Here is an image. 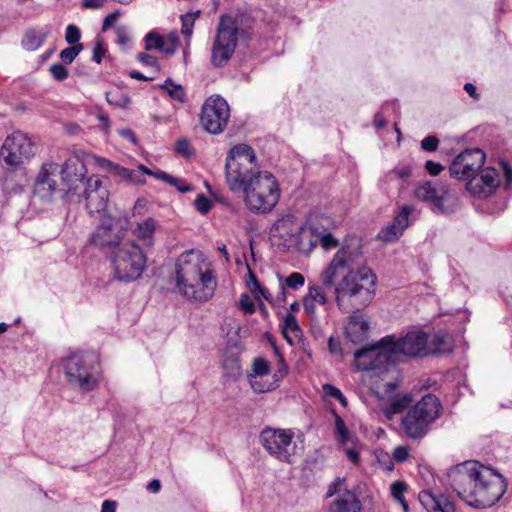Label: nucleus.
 <instances>
[{
	"mask_svg": "<svg viewBox=\"0 0 512 512\" xmlns=\"http://www.w3.org/2000/svg\"><path fill=\"white\" fill-rule=\"evenodd\" d=\"M322 286H309L308 291L320 305L328 304L325 290H332L338 309L344 313L359 312L375 296L377 277L366 266L361 240L347 237L327 267L321 272Z\"/></svg>",
	"mask_w": 512,
	"mask_h": 512,
	"instance_id": "f257e3e1",
	"label": "nucleus"
},
{
	"mask_svg": "<svg viewBox=\"0 0 512 512\" xmlns=\"http://www.w3.org/2000/svg\"><path fill=\"white\" fill-rule=\"evenodd\" d=\"M225 178L229 189L242 193L247 208L253 213H268L278 203L280 189L274 175L260 171L251 146L238 144L226 157Z\"/></svg>",
	"mask_w": 512,
	"mask_h": 512,
	"instance_id": "f03ea898",
	"label": "nucleus"
},
{
	"mask_svg": "<svg viewBox=\"0 0 512 512\" xmlns=\"http://www.w3.org/2000/svg\"><path fill=\"white\" fill-rule=\"evenodd\" d=\"M447 477L453 491L474 508L493 506L507 489L502 474L478 461H465L451 467Z\"/></svg>",
	"mask_w": 512,
	"mask_h": 512,
	"instance_id": "7ed1b4c3",
	"label": "nucleus"
},
{
	"mask_svg": "<svg viewBox=\"0 0 512 512\" xmlns=\"http://www.w3.org/2000/svg\"><path fill=\"white\" fill-rule=\"evenodd\" d=\"M427 334L420 330L409 331L402 337L388 335L376 344L355 351L356 367L362 371H374L382 375L393 366L396 355L422 357L428 354Z\"/></svg>",
	"mask_w": 512,
	"mask_h": 512,
	"instance_id": "20e7f679",
	"label": "nucleus"
},
{
	"mask_svg": "<svg viewBox=\"0 0 512 512\" xmlns=\"http://www.w3.org/2000/svg\"><path fill=\"white\" fill-rule=\"evenodd\" d=\"M253 19L246 14L222 15L211 48V64L221 68L233 56L238 40L247 41L253 33Z\"/></svg>",
	"mask_w": 512,
	"mask_h": 512,
	"instance_id": "39448f33",
	"label": "nucleus"
},
{
	"mask_svg": "<svg viewBox=\"0 0 512 512\" xmlns=\"http://www.w3.org/2000/svg\"><path fill=\"white\" fill-rule=\"evenodd\" d=\"M176 290L188 300L205 302L214 294L216 281L212 271H202L199 262L180 258L176 263Z\"/></svg>",
	"mask_w": 512,
	"mask_h": 512,
	"instance_id": "423d86ee",
	"label": "nucleus"
},
{
	"mask_svg": "<svg viewBox=\"0 0 512 512\" xmlns=\"http://www.w3.org/2000/svg\"><path fill=\"white\" fill-rule=\"evenodd\" d=\"M63 367L67 382L72 388L82 393H88L97 388L101 367L99 356L95 352H73L63 361Z\"/></svg>",
	"mask_w": 512,
	"mask_h": 512,
	"instance_id": "0eeeda50",
	"label": "nucleus"
},
{
	"mask_svg": "<svg viewBox=\"0 0 512 512\" xmlns=\"http://www.w3.org/2000/svg\"><path fill=\"white\" fill-rule=\"evenodd\" d=\"M441 409V403L436 396H423L401 419L400 426L405 436L412 440L423 439L440 416Z\"/></svg>",
	"mask_w": 512,
	"mask_h": 512,
	"instance_id": "6e6552de",
	"label": "nucleus"
},
{
	"mask_svg": "<svg viewBox=\"0 0 512 512\" xmlns=\"http://www.w3.org/2000/svg\"><path fill=\"white\" fill-rule=\"evenodd\" d=\"M111 262L115 277L122 282L138 279L146 268V256L134 241L126 240L111 251Z\"/></svg>",
	"mask_w": 512,
	"mask_h": 512,
	"instance_id": "1a4fd4ad",
	"label": "nucleus"
},
{
	"mask_svg": "<svg viewBox=\"0 0 512 512\" xmlns=\"http://www.w3.org/2000/svg\"><path fill=\"white\" fill-rule=\"evenodd\" d=\"M293 437L294 433L290 429L266 427L261 431L259 439L272 457L284 463H291L297 447Z\"/></svg>",
	"mask_w": 512,
	"mask_h": 512,
	"instance_id": "9d476101",
	"label": "nucleus"
},
{
	"mask_svg": "<svg viewBox=\"0 0 512 512\" xmlns=\"http://www.w3.org/2000/svg\"><path fill=\"white\" fill-rule=\"evenodd\" d=\"M36 154V146L31 139L20 131L8 136L0 150V156L11 168H18Z\"/></svg>",
	"mask_w": 512,
	"mask_h": 512,
	"instance_id": "9b49d317",
	"label": "nucleus"
},
{
	"mask_svg": "<svg viewBox=\"0 0 512 512\" xmlns=\"http://www.w3.org/2000/svg\"><path fill=\"white\" fill-rule=\"evenodd\" d=\"M230 108L227 101L219 96H211L202 106L200 122L204 130L210 134H219L227 126Z\"/></svg>",
	"mask_w": 512,
	"mask_h": 512,
	"instance_id": "f8f14e48",
	"label": "nucleus"
},
{
	"mask_svg": "<svg viewBox=\"0 0 512 512\" xmlns=\"http://www.w3.org/2000/svg\"><path fill=\"white\" fill-rule=\"evenodd\" d=\"M484 163L485 154L481 149H466L453 159L449 166V172L451 177L469 182L479 173Z\"/></svg>",
	"mask_w": 512,
	"mask_h": 512,
	"instance_id": "ddd939ff",
	"label": "nucleus"
},
{
	"mask_svg": "<svg viewBox=\"0 0 512 512\" xmlns=\"http://www.w3.org/2000/svg\"><path fill=\"white\" fill-rule=\"evenodd\" d=\"M448 189L439 182L426 181L415 189V197L427 204L434 212L448 214L450 210L444 206Z\"/></svg>",
	"mask_w": 512,
	"mask_h": 512,
	"instance_id": "4468645a",
	"label": "nucleus"
},
{
	"mask_svg": "<svg viewBox=\"0 0 512 512\" xmlns=\"http://www.w3.org/2000/svg\"><path fill=\"white\" fill-rule=\"evenodd\" d=\"M109 191L104 182L97 176L86 179L84 198L90 214L103 212L107 206Z\"/></svg>",
	"mask_w": 512,
	"mask_h": 512,
	"instance_id": "2eb2a0df",
	"label": "nucleus"
},
{
	"mask_svg": "<svg viewBox=\"0 0 512 512\" xmlns=\"http://www.w3.org/2000/svg\"><path fill=\"white\" fill-rule=\"evenodd\" d=\"M58 164L54 162L44 163L35 179L33 193L44 201H50L55 194Z\"/></svg>",
	"mask_w": 512,
	"mask_h": 512,
	"instance_id": "dca6fc26",
	"label": "nucleus"
},
{
	"mask_svg": "<svg viewBox=\"0 0 512 512\" xmlns=\"http://www.w3.org/2000/svg\"><path fill=\"white\" fill-rule=\"evenodd\" d=\"M499 185V172L493 167H482L479 173L467 182V189L474 195L488 196L492 194Z\"/></svg>",
	"mask_w": 512,
	"mask_h": 512,
	"instance_id": "f3484780",
	"label": "nucleus"
},
{
	"mask_svg": "<svg viewBox=\"0 0 512 512\" xmlns=\"http://www.w3.org/2000/svg\"><path fill=\"white\" fill-rule=\"evenodd\" d=\"M411 176L412 166L408 163H398L379 179L378 186L386 193L394 190L401 191Z\"/></svg>",
	"mask_w": 512,
	"mask_h": 512,
	"instance_id": "a211bd4d",
	"label": "nucleus"
},
{
	"mask_svg": "<svg viewBox=\"0 0 512 512\" xmlns=\"http://www.w3.org/2000/svg\"><path fill=\"white\" fill-rule=\"evenodd\" d=\"M414 210L413 206L404 205L399 213L394 217L393 221L380 230L377 238L386 243H391L398 240L405 229L409 226V215Z\"/></svg>",
	"mask_w": 512,
	"mask_h": 512,
	"instance_id": "6ab92c4d",
	"label": "nucleus"
},
{
	"mask_svg": "<svg viewBox=\"0 0 512 512\" xmlns=\"http://www.w3.org/2000/svg\"><path fill=\"white\" fill-rule=\"evenodd\" d=\"M113 219L108 218L102 221L101 226L91 236V243L101 248L115 250L116 246L125 242L120 240L118 235L112 234Z\"/></svg>",
	"mask_w": 512,
	"mask_h": 512,
	"instance_id": "aec40b11",
	"label": "nucleus"
},
{
	"mask_svg": "<svg viewBox=\"0 0 512 512\" xmlns=\"http://www.w3.org/2000/svg\"><path fill=\"white\" fill-rule=\"evenodd\" d=\"M345 334L352 343L359 344L368 338L369 322L362 315L354 313L349 317Z\"/></svg>",
	"mask_w": 512,
	"mask_h": 512,
	"instance_id": "412c9836",
	"label": "nucleus"
},
{
	"mask_svg": "<svg viewBox=\"0 0 512 512\" xmlns=\"http://www.w3.org/2000/svg\"><path fill=\"white\" fill-rule=\"evenodd\" d=\"M362 504L356 494L350 489H345V493L338 496L329 508V512H361Z\"/></svg>",
	"mask_w": 512,
	"mask_h": 512,
	"instance_id": "4be33fe9",
	"label": "nucleus"
},
{
	"mask_svg": "<svg viewBox=\"0 0 512 512\" xmlns=\"http://www.w3.org/2000/svg\"><path fill=\"white\" fill-rule=\"evenodd\" d=\"M60 173L62 180L67 183L69 190H71L73 182L83 180L85 166L78 159H69L62 165ZM76 188L74 187V189Z\"/></svg>",
	"mask_w": 512,
	"mask_h": 512,
	"instance_id": "5701e85b",
	"label": "nucleus"
},
{
	"mask_svg": "<svg viewBox=\"0 0 512 512\" xmlns=\"http://www.w3.org/2000/svg\"><path fill=\"white\" fill-rule=\"evenodd\" d=\"M47 38V32L39 28H31L23 34L21 45L26 51L39 49Z\"/></svg>",
	"mask_w": 512,
	"mask_h": 512,
	"instance_id": "b1692460",
	"label": "nucleus"
},
{
	"mask_svg": "<svg viewBox=\"0 0 512 512\" xmlns=\"http://www.w3.org/2000/svg\"><path fill=\"white\" fill-rule=\"evenodd\" d=\"M412 401L413 399L410 394L397 395L391 399L388 405L383 407V413L388 419H392L394 415L404 412Z\"/></svg>",
	"mask_w": 512,
	"mask_h": 512,
	"instance_id": "393cba45",
	"label": "nucleus"
},
{
	"mask_svg": "<svg viewBox=\"0 0 512 512\" xmlns=\"http://www.w3.org/2000/svg\"><path fill=\"white\" fill-rule=\"evenodd\" d=\"M155 232V221L152 218H147L142 222H138L133 229L134 235L142 240H150Z\"/></svg>",
	"mask_w": 512,
	"mask_h": 512,
	"instance_id": "a878e982",
	"label": "nucleus"
},
{
	"mask_svg": "<svg viewBox=\"0 0 512 512\" xmlns=\"http://www.w3.org/2000/svg\"><path fill=\"white\" fill-rule=\"evenodd\" d=\"M279 280H280V293H281L283 301L285 300V295H286L285 285L291 289L296 290V289L302 287L305 283L304 276L299 272H293L290 275H288L286 277L284 283L282 282L281 277H279Z\"/></svg>",
	"mask_w": 512,
	"mask_h": 512,
	"instance_id": "bb28decb",
	"label": "nucleus"
},
{
	"mask_svg": "<svg viewBox=\"0 0 512 512\" xmlns=\"http://www.w3.org/2000/svg\"><path fill=\"white\" fill-rule=\"evenodd\" d=\"M293 216L288 214L277 219L272 225L271 231L274 235L283 236V234H289L293 231Z\"/></svg>",
	"mask_w": 512,
	"mask_h": 512,
	"instance_id": "cd10ccee",
	"label": "nucleus"
},
{
	"mask_svg": "<svg viewBox=\"0 0 512 512\" xmlns=\"http://www.w3.org/2000/svg\"><path fill=\"white\" fill-rule=\"evenodd\" d=\"M247 285L249 286L250 291L254 294L256 299H259L260 296H262L267 301H271L270 292L261 286V284L257 280L255 274L251 270H249V273H248Z\"/></svg>",
	"mask_w": 512,
	"mask_h": 512,
	"instance_id": "c85d7f7f",
	"label": "nucleus"
},
{
	"mask_svg": "<svg viewBox=\"0 0 512 512\" xmlns=\"http://www.w3.org/2000/svg\"><path fill=\"white\" fill-rule=\"evenodd\" d=\"M160 87L164 89L172 99L181 103L185 101L186 94L183 87L179 84H175L170 78L166 79Z\"/></svg>",
	"mask_w": 512,
	"mask_h": 512,
	"instance_id": "c756f323",
	"label": "nucleus"
},
{
	"mask_svg": "<svg viewBox=\"0 0 512 512\" xmlns=\"http://www.w3.org/2000/svg\"><path fill=\"white\" fill-rule=\"evenodd\" d=\"M450 350V336L447 333L439 332L432 340L431 352L433 354L444 353Z\"/></svg>",
	"mask_w": 512,
	"mask_h": 512,
	"instance_id": "7c9ffc66",
	"label": "nucleus"
},
{
	"mask_svg": "<svg viewBox=\"0 0 512 512\" xmlns=\"http://www.w3.org/2000/svg\"><path fill=\"white\" fill-rule=\"evenodd\" d=\"M106 100L109 104L126 108L131 103L130 97L126 94L121 92L120 90L110 91L106 93Z\"/></svg>",
	"mask_w": 512,
	"mask_h": 512,
	"instance_id": "2f4dec72",
	"label": "nucleus"
},
{
	"mask_svg": "<svg viewBox=\"0 0 512 512\" xmlns=\"http://www.w3.org/2000/svg\"><path fill=\"white\" fill-rule=\"evenodd\" d=\"M406 490L407 485L402 481H396L391 485V494L393 498L402 505L404 512H408V503L404 498V492Z\"/></svg>",
	"mask_w": 512,
	"mask_h": 512,
	"instance_id": "473e14b6",
	"label": "nucleus"
},
{
	"mask_svg": "<svg viewBox=\"0 0 512 512\" xmlns=\"http://www.w3.org/2000/svg\"><path fill=\"white\" fill-rule=\"evenodd\" d=\"M249 382L251 388L256 393H266L278 387V383H273V381H263L262 379L256 378L254 376H249Z\"/></svg>",
	"mask_w": 512,
	"mask_h": 512,
	"instance_id": "72a5a7b5",
	"label": "nucleus"
},
{
	"mask_svg": "<svg viewBox=\"0 0 512 512\" xmlns=\"http://www.w3.org/2000/svg\"><path fill=\"white\" fill-rule=\"evenodd\" d=\"M164 37H162L159 33H157L156 31H150L148 32L146 35H145V49L147 51H150V50H153V49H156V50H159L161 48H163V42H164Z\"/></svg>",
	"mask_w": 512,
	"mask_h": 512,
	"instance_id": "f704fd0d",
	"label": "nucleus"
},
{
	"mask_svg": "<svg viewBox=\"0 0 512 512\" xmlns=\"http://www.w3.org/2000/svg\"><path fill=\"white\" fill-rule=\"evenodd\" d=\"M119 169V175L122 177V178H125L129 181H131L132 183H135V184H141V183H144V178H143V174H145L143 172L142 169H140V166L138 167V170H131V169H128V168H118Z\"/></svg>",
	"mask_w": 512,
	"mask_h": 512,
	"instance_id": "c9c22d12",
	"label": "nucleus"
},
{
	"mask_svg": "<svg viewBox=\"0 0 512 512\" xmlns=\"http://www.w3.org/2000/svg\"><path fill=\"white\" fill-rule=\"evenodd\" d=\"M270 366L267 360L262 357H258L254 359L252 364V373L249 376H254L256 378L265 376L269 373Z\"/></svg>",
	"mask_w": 512,
	"mask_h": 512,
	"instance_id": "e433bc0d",
	"label": "nucleus"
},
{
	"mask_svg": "<svg viewBox=\"0 0 512 512\" xmlns=\"http://www.w3.org/2000/svg\"><path fill=\"white\" fill-rule=\"evenodd\" d=\"M82 49L83 44L81 43L65 48L61 51L60 58L64 64H71Z\"/></svg>",
	"mask_w": 512,
	"mask_h": 512,
	"instance_id": "4c0bfd02",
	"label": "nucleus"
},
{
	"mask_svg": "<svg viewBox=\"0 0 512 512\" xmlns=\"http://www.w3.org/2000/svg\"><path fill=\"white\" fill-rule=\"evenodd\" d=\"M335 419V432L338 436L339 442L345 444L349 440V432L346 428L344 420L337 414L334 413Z\"/></svg>",
	"mask_w": 512,
	"mask_h": 512,
	"instance_id": "58836bf2",
	"label": "nucleus"
},
{
	"mask_svg": "<svg viewBox=\"0 0 512 512\" xmlns=\"http://www.w3.org/2000/svg\"><path fill=\"white\" fill-rule=\"evenodd\" d=\"M318 239L321 247L324 250H330L339 245V241L333 236L331 232L323 231L318 234Z\"/></svg>",
	"mask_w": 512,
	"mask_h": 512,
	"instance_id": "ea45409f",
	"label": "nucleus"
},
{
	"mask_svg": "<svg viewBox=\"0 0 512 512\" xmlns=\"http://www.w3.org/2000/svg\"><path fill=\"white\" fill-rule=\"evenodd\" d=\"M438 495L431 493L430 491H422L419 494V501L421 504L430 511H434L437 503Z\"/></svg>",
	"mask_w": 512,
	"mask_h": 512,
	"instance_id": "a19ab883",
	"label": "nucleus"
},
{
	"mask_svg": "<svg viewBox=\"0 0 512 512\" xmlns=\"http://www.w3.org/2000/svg\"><path fill=\"white\" fill-rule=\"evenodd\" d=\"M136 59L142 65L153 68L156 72L160 70L159 62L153 55L141 52L137 55Z\"/></svg>",
	"mask_w": 512,
	"mask_h": 512,
	"instance_id": "79ce46f5",
	"label": "nucleus"
},
{
	"mask_svg": "<svg viewBox=\"0 0 512 512\" xmlns=\"http://www.w3.org/2000/svg\"><path fill=\"white\" fill-rule=\"evenodd\" d=\"M345 489H348L345 484V478H336L334 482L329 485L326 497H332L335 494L342 495L345 493Z\"/></svg>",
	"mask_w": 512,
	"mask_h": 512,
	"instance_id": "37998d69",
	"label": "nucleus"
},
{
	"mask_svg": "<svg viewBox=\"0 0 512 512\" xmlns=\"http://www.w3.org/2000/svg\"><path fill=\"white\" fill-rule=\"evenodd\" d=\"M194 205L197 211L203 215L207 214L212 208V202L204 194H199L196 197Z\"/></svg>",
	"mask_w": 512,
	"mask_h": 512,
	"instance_id": "c03bdc74",
	"label": "nucleus"
},
{
	"mask_svg": "<svg viewBox=\"0 0 512 512\" xmlns=\"http://www.w3.org/2000/svg\"><path fill=\"white\" fill-rule=\"evenodd\" d=\"M81 38L80 29L75 25H68L65 33V40L70 45L79 44V40Z\"/></svg>",
	"mask_w": 512,
	"mask_h": 512,
	"instance_id": "a18cd8bd",
	"label": "nucleus"
},
{
	"mask_svg": "<svg viewBox=\"0 0 512 512\" xmlns=\"http://www.w3.org/2000/svg\"><path fill=\"white\" fill-rule=\"evenodd\" d=\"M176 153L183 155L185 157H190L193 154V149L188 139L180 138L176 141L175 144Z\"/></svg>",
	"mask_w": 512,
	"mask_h": 512,
	"instance_id": "49530a36",
	"label": "nucleus"
},
{
	"mask_svg": "<svg viewBox=\"0 0 512 512\" xmlns=\"http://www.w3.org/2000/svg\"><path fill=\"white\" fill-rule=\"evenodd\" d=\"M181 22V32L187 39H189L193 34V27L195 23L193 21V16L184 14L181 16Z\"/></svg>",
	"mask_w": 512,
	"mask_h": 512,
	"instance_id": "de8ad7c7",
	"label": "nucleus"
},
{
	"mask_svg": "<svg viewBox=\"0 0 512 512\" xmlns=\"http://www.w3.org/2000/svg\"><path fill=\"white\" fill-rule=\"evenodd\" d=\"M50 73L56 81H64L68 77L66 67L61 63H55L50 67Z\"/></svg>",
	"mask_w": 512,
	"mask_h": 512,
	"instance_id": "09e8293b",
	"label": "nucleus"
},
{
	"mask_svg": "<svg viewBox=\"0 0 512 512\" xmlns=\"http://www.w3.org/2000/svg\"><path fill=\"white\" fill-rule=\"evenodd\" d=\"M303 308L304 311L312 318L316 317V302L312 298V294L307 292V294L303 298Z\"/></svg>",
	"mask_w": 512,
	"mask_h": 512,
	"instance_id": "8fccbe9b",
	"label": "nucleus"
},
{
	"mask_svg": "<svg viewBox=\"0 0 512 512\" xmlns=\"http://www.w3.org/2000/svg\"><path fill=\"white\" fill-rule=\"evenodd\" d=\"M434 511L440 512H454L455 507L451 501H449L443 495H438L437 503Z\"/></svg>",
	"mask_w": 512,
	"mask_h": 512,
	"instance_id": "3c124183",
	"label": "nucleus"
},
{
	"mask_svg": "<svg viewBox=\"0 0 512 512\" xmlns=\"http://www.w3.org/2000/svg\"><path fill=\"white\" fill-rule=\"evenodd\" d=\"M107 52L106 47L104 46L102 40L98 39L93 48L92 60L98 64L102 62L103 57Z\"/></svg>",
	"mask_w": 512,
	"mask_h": 512,
	"instance_id": "603ef678",
	"label": "nucleus"
},
{
	"mask_svg": "<svg viewBox=\"0 0 512 512\" xmlns=\"http://www.w3.org/2000/svg\"><path fill=\"white\" fill-rule=\"evenodd\" d=\"M140 169H142L145 174L154 176L155 178H157L165 183H168V181L173 180V176L164 171H161V170L152 171V170L148 169L147 167H145L144 165H140Z\"/></svg>",
	"mask_w": 512,
	"mask_h": 512,
	"instance_id": "864d4df0",
	"label": "nucleus"
},
{
	"mask_svg": "<svg viewBox=\"0 0 512 512\" xmlns=\"http://www.w3.org/2000/svg\"><path fill=\"white\" fill-rule=\"evenodd\" d=\"M439 140L436 136L429 135L421 141V148L428 152H434L437 150Z\"/></svg>",
	"mask_w": 512,
	"mask_h": 512,
	"instance_id": "5fc2aeb1",
	"label": "nucleus"
},
{
	"mask_svg": "<svg viewBox=\"0 0 512 512\" xmlns=\"http://www.w3.org/2000/svg\"><path fill=\"white\" fill-rule=\"evenodd\" d=\"M287 373H288V367L285 363L284 358L282 356H280L279 361H278V369L273 374V379H274L273 383H278V385H279L281 380Z\"/></svg>",
	"mask_w": 512,
	"mask_h": 512,
	"instance_id": "6e6d98bb",
	"label": "nucleus"
},
{
	"mask_svg": "<svg viewBox=\"0 0 512 512\" xmlns=\"http://www.w3.org/2000/svg\"><path fill=\"white\" fill-rule=\"evenodd\" d=\"M239 308L247 314H253L255 312L254 303L247 294L241 295L239 300Z\"/></svg>",
	"mask_w": 512,
	"mask_h": 512,
	"instance_id": "4d7b16f0",
	"label": "nucleus"
},
{
	"mask_svg": "<svg viewBox=\"0 0 512 512\" xmlns=\"http://www.w3.org/2000/svg\"><path fill=\"white\" fill-rule=\"evenodd\" d=\"M116 37L117 42L121 46H125L130 43V36L127 27L125 26H118L116 28Z\"/></svg>",
	"mask_w": 512,
	"mask_h": 512,
	"instance_id": "13d9d810",
	"label": "nucleus"
},
{
	"mask_svg": "<svg viewBox=\"0 0 512 512\" xmlns=\"http://www.w3.org/2000/svg\"><path fill=\"white\" fill-rule=\"evenodd\" d=\"M409 457V450L406 446H398L393 451V458L396 462L402 463Z\"/></svg>",
	"mask_w": 512,
	"mask_h": 512,
	"instance_id": "bf43d9fd",
	"label": "nucleus"
},
{
	"mask_svg": "<svg viewBox=\"0 0 512 512\" xmlns=\"http://www.w3.org/2000/svg\"><path fill=\"white\" fill-rule=\"evenodd\" d=\"M169 185L175 187L178 191L185 193L192 190V187L185 180L173 177L172 181H168Z\"/></svg>",
	"mask_w": 512,
	"mask_h": 512,
	"instance_id": "052dcab7",
	"label": "nucleus"
},
{
	"mask_svg": "<svg viewBox=\"0 0 512 512\" xmlns=\"http://www.w3.org/2000/svg\"><path fill=\"white\" fill-rule=\"evenodd\" d=\"M425 169L430 175L437 176L444 169V167L440 163L428 160L425 163Z\"/></svg>",
	"mask_w": 512,
	"mask_h": 512,
	"instance_id": "680f3d73",
	"label": "nucleus"
},
{
	"mask_svg": "<svg viewBox=\"0 0 512 512\" xmlns=\"http://www.w3.org/2000/svg\"><path fill=\"white\" fill-rule=\"evenodd\" d=\"M499 164L502 168V171H503L505 179H506L505 186H506V188H509V186L512 185V168L504 160H501Z\"/></svg>",
	"mask_w": 512,
	"mask_h": 512,
	"instance_id": "e2e57ef3",
	"label": "nucleus"
},
{
	"mask_svg": "<svg viewBox=\"0 0 512 512\" xmlns=\"http://www.w3.org/2000/svg\"><path fill=\"white\" fill-rule=\"evenodd\" d=\"M118 16H119L118 12H113V13L108 14L103 20L102 31L105 32V31L109 30L111 27H113Z\"/></svg>",
	"mask_w": 512,
	"mask_h": 512,
	"instance_id": "0e129e2a",
	"label": "nucleus"
},
{
	"mask_svg": "<svg viewBox=\"0 0 512 512\" xmlns=\"http://www.w3.org/2000/svg\"><path fill=\"white\" fill-rule=\"evenodd\" d=\"M323 391L327 396L335 398V399L341 397V393H342L339 388L335 387L332 384H324Z\"/></svg>",
	"mask_w": 512,
	"mask_h": 512,
	"instance_id": "69168bd1",
	"label": "nucleus"
},
{
	"mask_svg": "<svg viewBox=\"0 0 512 512\" xmlns=\"http://www.w3.org/2000/svg\"><path fill=\"white\" fill-rule=\"evenodd\" d=\"M463 89L473 100L478 101L480 99V94L477 92V88L473 83H465Z\"/></svg>",
	"mask_w": 512,
	"mask_h": 512,
	"instance_id": "338daca9",
	"label": "nucleus"
},
{
	"mask_svg": "<svg viewBox=\"0 0 512 512\" xmlns=\"http://www.w3.org/2000/svg\"><path fill=\"white\" fill-rule=\"evenodd\" d=\"M284 324H285V327L287 329H290L291 331H298L299 330V325L297 323V320L296 318L291 315V314H287L285 317H284Z\"/></svg>",
	"mask_w": 512,
	"mask_h": 512,
	"instance_id": "774afa93",
	"label": "nucleus"
}]
</instances>
